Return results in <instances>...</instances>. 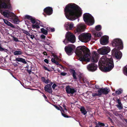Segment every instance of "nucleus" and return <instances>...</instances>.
Wrapping results in <instances>:
<instances>
[{"instance_id":"44","label":"nucleus","mask_w":127,"mask_h":127,"mask_svg":"<svg viewBox=\"0 0 127 127\" xmlns=\"http://www.w3.org/2000/svg\"><path fill=\"white\" fill-rule=\"evenodd\" d=\"M47 40L48 41L47 42L46 41H44V42H45V43L46 44H47L48 45H49L50 43V40L48 39H47Z\"/></svg>"},{"instance_id":"48","label":"nucleus","mask_w":127,"mask_h":127,"mask_svg":"<svg viewBox=\"0 0 127 127\" xmlns=\"http://www.w3.org/2000/svg\"><path fill=\"white\" fill-rule=\"evenodd\" d=\"M43 68L45 70H47L48 71H50V70L48 69L45 66H43Z\"/></svg>"},{"instance_id":"55","label":"nucleus","mask_w":127,"mask_h":127,"mask_svg":"<svg viewBox=\"0 0 127 127\" xmlns=\"http://www.w3.org/2000/svg\"><path fill=\"white\" fill-rule=\"evenodd\" d=\"M27 71L29 74H31V73L32 72L31 69H30L29 70L28 69H27Z\"/></svg>"},{"instance_id":"49","label":"nucleus","mask_w":127,"mask_h":127,"mask_svg":"<svg viewBox=\"0 0 127 127\" xmlns=\"http://www.w3.org/2000/svg\"><path fill=\"white\" fill-rule=\"evenodd\" d=\"M57 85L55 84H54L52 86V88L53 89H54Z\"/></svg>"},{"instance_id":"24","label":"nucleus","mask_w":127,"mask_h":127,"mask_svg":"<svg viewBox=\"0 0 127 127\" xmlns=\"http://www.w3.org/2000/svg\"><path fill=\"white\" fill-rule=\"evenodd\" d=\"M69 71L71 74H72L73 79L75 80L77 79V78L76 76L77 74L75 70L73 69H69Z\"/></svg>"},{"instance_id":"5","label":"nucleus","mask_w":127,"mask_h":127,"mask_svg":"<svg viewBox=\"0 0 127 127\" xmlns=\"http://www.w3.org/2000/svg\"><path fill=\"white\" fill-rule=\"evenodd\" d=\"M112 46L117 49L121 50L123 47V44L122 40L119 39H114L112 41Z\"/></svg>"},{"instance_id":"43","label":"nucleus","mask_w":127,"mask_h":127,"mask_svg":"<svg viewBox=\"0 0 127 127\" xmlns=\"http://www.w3.org/2000/svg\"><path fill=\"white\" fill-rule=\"evenodd\" d=\"M98 124L100 125V126H105V124L104 123H102L100 122H98Z\"/></svg>"},{"instance_id":"41","label":"nucleus","mask_w":127,"mask_h":127,"mask_svg":"<svg viewBox=\"0 0 127 127\" xmlns=\"http://www.w3.org/2000/svg\"><path fill=\"white\" fill-rule=\"evenodd\" d=\"M13 40L16 42H19V41L18 40V38H16V37H15L14 36H12Z\"/></svg>"},{"instance_id":"9","label":"nucleus","mask_w":127,"mask_h":127,"mask_svg":"<svg viewBox=\"0 0 127 127\" xmlns=\"http://www.w3.org/2000/svg\"><path fill=\"white\" fill-rule=\"evenodd\" d=\"M65 91L67 94H70L71 96H73L74 94L77 92V90L75 88H73L69 85L66 86Z\"/></svg>"},{"instance_id":"50","label":"nucleus","mask_w":127,"mask_h":127,"mask_svg":"<svg viewBox=\"0 0 127 127\" xmlns=\"http://www.w3.org/2000/svg\"><path fill=\"white\" fill-rule=\"evenodd\" d=\"M54 106L55 107V108L58 109V110H61V108H60L58 107V106H56V105H54Z\"/></svg>"},{"instance_id":"7","label":"nucleus","mask_w":127,"mask_h":127,"mask_svg":"<svg viewBox=\"0 0 127 127\" xmlns=\"http://www.w3.org/2000/svg\"><path fill=\"white\" fill-rule=\"evenodd\" d=\"M91 37V35L90 34L83 33L79 36V39L82 42H87L90 40Z\"/></svg>"},{"instance_id":"19","label":"nucleus","mask_w":127,"mask_h":127,"mask_svg":"<svg viewBox=\"0 0 127 127\" xmlns=\"http://www.w3.org/2000/svg\"><path fill=\"white\" fill-rule=\"evenodd\" d=\"M100 44L102 45H105L108 42V39L106 36H103L100 40Z\"/></svg>"},{"instance_id":"45","label":"nucleus","mask_w":127,"mask_h":127,"mask_svg":"<svg viewBox=\"0 0 127 127\" xmlns=\"http://www.w3.org/2000/svg\"><path fill=\"white\" fill-rule=\"evenodd\" d=\"M116 102L118 103V104H122L121 100L119 99H118L117 100Z\"/></svg>"},{"instance_id":"27","label":"nucleus","mask_w":127,"mask_h":127,"mask_svg":"<svg viewBox=\"0 0 127 127\" xmlns=\"http://www.w3.org/2000/svg\"><path fill=\"white\" fill-rule=\"evenodd\" d=\"M12 52L13 53V54L14 55H21L22 54V52L21 51H14V50H12Z\"/></svg>"},{"instance_id":"64","label":"nucleus","mask_w":127,"mask_h":127,"mask_svg":"<svg viewBox=\"0 0 127 127\" xmlns=\"http://www.w3.org/2000/svg\"><path fill=\"white\" fill-rule=\"evenodd\" d=\"M55 58H58V56L57 55H55L54 56Z\"/></svg>"},{"instance_id":"62","label":"nucleus","mask_w":127,"mask_h":127,"mask_svg":"<svg viewBox=\"0 0 127 127\" xmlns=\"http://www.w3.org/2000/svg\"><path fill=\"white\" fill-rule=\"evenodd\" d=\"M32 68H33L32 66V65H31V66H30V68L31 69H31V70H33V69H32Z\"/></svg>"},{"instance_id":"52","label":"nucleus","mask_w":127,"mask_h":127,"mask_svg":"<svg viewBox=\"0 0 127 127\" xmlns=\"http://www.w3.org/2000/svg\"><path fill=\"white\" fill-rule=\"evenodd\" d=\"M44 62L47 64H48L49 63L48 60L47 59H45L44 60Z\"/></svg>"},{"instance_id":"23","label":"nucleus","mask_w":127,"mask_h":127,"mask_svg":"<svg viewBox=\"0 0 127 127\" xmlns=\"http://www.w3.org/2000/svg\"><path fill=\"white\" fill-rule=\"evenodd\" d=\"M93 34L95 37H100L102 35V33L97 31H94L93 32Z\"/></svg>"},{"instance_id":"4","label":"nucleus","mask_w":127,"mask_h":127,"mask_svg":"<svg viewBox=\"0 0 127 127\" xmlns=\"http://www.w3.org/2000/svg\"><path fill=\"white\" fill-rule=\"evenodd\" d=\"M83 19L86 23L89 26L92 25L94 23L93 17L89 13H85L84 14Z\"/></svg>"},{"instance_id":"8","label":"nucleus","mask_w":127,"mask_h":127,"mask_svg":"<svg viewBox=\"0 0 127 127\" xmlns=\"http://www.w3.org/2000/svg\"><path fill=\"white\" fill-rule=\"evenodd\" d=\"M65 37L66 40L68 42L73 43L75 41V37L72 33L68 32L66 34Z\"/></svg>"},{"instance_id":"36","label":"nucleus","mask_w":127,"mask_h":127,"mask_svg":"<svg viewBox=\"0 0 127 127\" xmlns=\"http://www.w3.org/2000/svg\"><path fill=\"white\" fill-rule=\"evenodd\" d=\"M122 91L123 90L121 89H119L118 90L116 91L115 93L117 95H119L121 94Z\"/></svg>"},{"instance_id":"37","label":"nucleus","mask_w":127,"mask_h":127,"mask_svg":"<svg viewBox=\"0 0 127 127\" xmlns=\"http://www.w3.org/2000/svg\"><path fill=\"white\" fill-rule=\"evenodd\" d=\"M116 105L117 107L120 110L123 108L122 104H120Z\"/></svg>"},{"instance_id":"22","label":"nucleus","mask_w":127,"mask_h":127,"mask_svg":"<svg viewBox=\"0 0 127 127\" xmlns=\"http://www.w3.org/2000/svg\"><path fill=\"white\" fill-rule=\"evenodd\" d=\"M25 19H27L30 20L31 22L33 24H34L36 22V20L35 18L32 17V16L28 15H25Z\"/></svg>"},{"instance_id":"20","label":"nucleus","mask_w":127,"mask_h":127,"mask_svg":"<svg viewBox=\"0 0 127 127\" xmlns=\"http://www.w3.org/2000/svg\"><path fill=\"white\" fill-rule=\"evenodd\" d=\"M85 27L84 26L81 25H78L77 26L76 30V32H80L84 31Z\"/></svg>"},{"instance_id":"35","label":"nucleus","mask_w":127,"mask_h":127,"mask_svg":"<svg viewBox=\"0 0 127 127\" xmlns=\"http://www.w3.org/2000/svg\"><path fill=\"white\" fill-rule=\"evenodd\" d=\"M95 30L98 31H99L101 29V26L100 25H98L96 26L95 27Z\"/></svg>"},{"instance_id":"18","label":"nucleus","mask_w":127,"mask_h":127,"mask_svg":"<svg viewBox=\"0 0 127 127\" xmlns=\"http://www.w3.org/2000/svg\"><path fill=\"white\" fill-rule=\"evenodd\" d=\"M98 60V54L95 51H94L92 53V58L91 61L92 62L96 63Z\"/></svg>"},{"instance_id":"53","label":"nucleus","mask_w":127,"mask_h":127,"mask_svg":"<svg viewBox=\"0 0 127 127\" xmlns=\"http://www.w3.org/2000/svg\"><path fill=\"white\" fill-rule=\"evenodd\" d=\"M95 88L96 89L99 90L100 88H99V86L98 85H95Z\"/></svg>"},{"instance_id":"25","label":"nucleus","mask_w":127,"mask_h":127,"mask_svg":"<svg viewBox=\"0 0 127 127\" xmlns=\"http://www.w3.org/2000/svg\"><path fill=\"white\" fill-rule=\"evenodd\" d=\"M3 21L8 26H9L12 28H15L14 26L8 20L5 19H4Z\"/></svg>"},{"instance_id":"12","label":"nucleus","mask_w":127,"mask_h":127,"mask_svg":"<svg viewBox=\"0 0 127 127\" xmlns=\"http://www.w3.org/2000/svg\"><path fill=\"white\" fill-rule=\"evenodd\" d=\"M110 50V48L109 47H104L98 49L97 51L100 54L105 55L108 53Z\"/></svg>"},{"instance_id":"21","label":"nucleus","mask_w":127,"mask_h":127,"mask_svg":"<svg viewBox=\"0 0 127 127\" xmlns=\"http://www.w3.org/2000/svg\"><path fill=\"white\" fill-rule=\"evenodd\" d=\"M44 90L45 91L50 94H52V91L51 88V85L47 84L44 87Z\"/></svg>"},{"instance_id":"57","label":"nucleus","mask_w":127,"mask_h":127,"mask_svg":"<svg viewBox=\"0 0 127 127\" xmlns=\"http://www.w3.org/2000/svg\"><path fill=\"white\" fill-rule=\"evenodd\" d=\"M55 31V30L54 28H51L50 29V31L51 32H54Z\"/></svg>"},{"instance_id":"6","label":"nucleus","mask_w":127,"mask_h":127,"mask_svg":"<svg viewBox=\"0 0 127 127\" xmlns=\"http://www.w3.org/2000/svg\"><path fill=\"white\" fill-rule=\"evenodd\" d=\"M10 0H0V8L10 9L11 8Z\"/></svg>"},{"instance_id":"38","label":"nucleus","mask_w":127,"mask_h":127,"mask_svg":"<svg viewBox=\"0 0 127 127\" xmlns=\"http://www.w3.org/2000/svg\"><path fill=\"white\" fill-rule=\"evenodd\" d=\"M22 31L23 32L26 34V35L29 36H31V34H30V33L27 31L23 29L22 30Z\"/></svg>"},{"instance_id":"1","label":"nucleus","mask_w":127,"mask_h":127,"mask_svg":"<svg viewBox=\"0 0 127 127\" xmlns=\"http://www.w3.org/2000/svg\"><path fill=\"white\" fill-rule=\"evenodd\" d=\"M65 14L68 19L74 20L81 16L82 12L81 8L75 3H69L64 9Z\"/></svg>"},{"instance_id":"56","label":"nucleus","mask_w":127,"mask_h":127,"mask_svg":"<svg viewBox=\"0 0 127 127\" xmlns=\"http://www.w3.org/2000/svg\"><path fill=\"white\" fill-rule=\"evenodd\" d=\"M31 36L30 37L32 39H33V38L35 37L34 36V35H31V36Z\"/></svg>"},{"instance_id":"59","label":"nucleus","mask_w":127,"mask_h":127,"mask_svg":"<svg viewBox=\"0 0 127 127\" xmlns=\"http://www.w3.org/2000/svg\"><path fill=\"white\" fill-rule=\"evenodd\" d=\"M95 127H102L101 126H100V125H99V124H97L96 125Z\"/></svg>"},{"instance_id":"2","label":"nucleus","mask_w":127,"mask_h":127,"mask_svg":"<svg viewBox=\"0 0 127 127\" xmlns=\"http://www.w3.org/2000/svg\"><path fill=\"white\" fill-rule=\"evenodd\" d=\"M98 66L99 68L102 71H109L114 67L113 59L112 58L109 59L106 56H103L99 60Z\"/></svg>"},{"instance_id":"60","label":"nucleus","mask_w":127,"mask_h":127,"mask_svg":"<svg viewBox=\"0 0 127 127\" xmlns=\"http://www.w3.org/2000/svg\"><path fill=\"white\" fill-rule=\"evenodd\" d=\"M43 54L45 55H47V54L46 52H43Z\"/></svg>"},{"instance_id":"10","label":"nucleus","mask_w":127,"mask_h":127,"mask_svg":"<svg viewBox=\"0 0 127 127\" xmlns=\"http://www.w3.org/2000/svg\"><path fill=\"white\" fill-rule=\"evenodd\" d=\"M120 50L114 48L111 51L112 54L114 55L117 59H120L122 56V53Z\"/></svg>"},{"instance_id":"13","label":"nucleus","mask_w":127,"mask_h":127,"mask_svg":"<svg viewBox=\"0 0 127 127\" xmlns=\"http://www.w3.org/2000/svg\"><path fill=\"white\" fill-rule=\"evenodd\" d=\"M10 60H12L14 61L21 62L24 64H27L25 59L19 57L14 58V56L13 55H11Z\"/></svg>"},{"instance_id":"42","label":"nucleus","mask_w":127,"mask_h":127,"mask_svg":"<svg viewBox=\"0 0 127 127\" xmlns=\"http://www.w3.org/2000/svg\"><path fill=\"white\" fill-rule=\"evenodd\" d=\"M98 93H93L92 94V96L93 97H94L96 96H100L99 92H98Z\"/></svg>"},{"instance_id":"47","label":"nucleus","mask_w":127,"mask_h":127,"mask_svg":"<svg viewBox=\"0 0 127 127\" xmlns=\"http://www.w3.org/2000/svg\"><path fill=\"white\" fill-rule=\"evenodd\" d=\"M54 63H55V64H56L57 65H59L63 67V66L61 64H59L58 62L57 61H56Z\"/></svg>"},{"instance_id":"61","label":"nucleus","mask_w":127,"mask_h":127,"mask_svg":"<svg viewBox=\"0 0 127 127\" xmlns=\"http://www.w3.org/2000/svg\"><path fill=\"white\" fill-rule=\"evenodd\" d=\"M105 127H107L108 126V125L107 124L105 123Z\"/></svg>"},{"instance_id":"33","label":"nucleus","mask_w":127,"mask_h":127,"mask_svg":"<svg viewBox=\"0 0 127 127\" xmlns=\"http://www.w3.org/2000/svg\"><path fill=\"white\" fill-rule=\"evenodd\" d=\"M7 51V49H5L4 48H2V47L1 43L0 42V51L1 52L4 51L6 52Z\"/></svg>"},{"instance_id":"40","label":"nucleus","mask_w":127,"mask_h":127,"mask_svg":"<svg viewBox=\"0 0 127 127\" xmlns=\"http://www.w3.org/2000/svg\"><path fill=\"white\" fill-rule=\"evenodd\" d=\"M61 113L62 114V116H64V117L65 118H70L71 117V116H68L67 115L66 113H63L61 111Z\"/></svg>"},{"instance_id":"34","label":"nucleus","mask_w":127,"mask_h":127,"mask_svg":"<svg viewBox=\"0 0 127 127\" xmlns=\"http://www.w3.org/2000/svg\"><path fill=\"white\" fill-rule=\"evenodd\" d=\"M60 107L61 109V111L63 113H66L67 111V109L66 108H65V109H63V108L60 106Z\"/></svg>"},{"instance_id":"15","label":"nucleus","mask_w":127,"mask_h":127,"mask_svg":"<svg viewBox=\"0 0 127 127\" xmlns=\"http://www.w3.org/2000/svg\"><path fill=\"white\" fill-rule=\"evenodd\" d=\"M97 68V65L94 63H92L89 64L87 66L88 69L90 71H95Z\"/></svg>"},{"instance_id":"28","label":"nucleus","mask_w":127,"mask_h":127,"mask_svg":"<svg viewBox=\"0 0 127 127\" xmlns=\"http://www.w3.org/2000/svg\"><path fill=\"white\" fill-rule=\"evenodd\" d=\"M47 30H45L44 28H42L41 29V32L44 34L45 35H47L48 34V31L47 30H49V29H48V28H46Z\"/></svg>"},{"instance_id":"54","label":"nucleus","mask_w":127,"mask_h":127,"mask_svg":"<svg viewBox=\"0 0 127 127\" xmlns=\"http://www.w3.org/2000/svg\"><path fill=\"white\" fill-rule=\"evenodd\" d=\"M51 61L53 63H54L56 61L55 59L54 58H52Z\"/></svg>"},{"instance_id":"51","label":"nucleus","mask_w":127,"mask_h":127,"mask_svg":"<svg viewBox=\"0 0 127 127\" xmlns=\"http://www.w3.org/2000/svg\"><path fill=\"white\" fill-rule=\"evenodd\" d=\"M41 36L42 39H44L46 37L43 34H41Z\"/></svg>"},{"instance_id":"46","label":"nucleus","mask_w":127,"mask_h":127,"mask_svg":"<svg viewBox=\"0 0 127 127\" xmlns=\"http://www.w3.org/2000/svg\"><path fill=\"white\" fill-rule=\"evenodd\" d=\"M67 74V73H66L63 72L61 73L60 75L63 76H64L66 75Z\"/></svg>"},{"instance_id":"32","label":"nucleus","mask_w":127,"mask_h":127,"mask_svg":"<svg viewBox=\"0 0 127 127\" xmlns=\"http://www.w3.org/2000/svg\"><path fill=\"white\" fill-rule=\"evenodd\" d=\"M123 72L125 75H127V65L124 67Z\"/></svg>"},{"instance_id":"16","label":"nucleus","mask_w":127,"mask_h":127,"mask_svg":"<svg viewBox=\"0 0 127 127\" xmlns=\"http://www.w3.org/2000/svg\"><path fill=\"white\" fill-rule=\"evenodd\" d=\"M53 10L52 7H48L45 8L44 10V11L46 14L43 13V14L45 17L46 16V14L48 15H51L53 13Z\"/></svg>"},{"instance_id":"30","label":"nucleus","mask_w":127,"mask_h":127,"mask_svg":"<svg viewBox=\"0 0 127 127\" xmlns=\"http://www.w3.org/2000/svg\"><path fill=\"white\" fill-rule=\"evenodd\" d=\"M67 27H68L70 30H72L73 27V23H72L70 24L69 23L67 24Z\"/></svg>"},{"instance_id":"3","label":"nucleus","mask_w":127,"mask_h":127,"mask_svg":"<svg viewBox=\"0 0 127 127\" xmlns=\"http://www.w3.org/2000/svg\"><path fill=\"white\" fill-rule=\"evenodd\" d=\"M75 53L78 56L79 60L80 61H90V59L88 58L90 55V51L85 46H80L77 47Z\"/></svg>"},{"instance_id":"58","label":"nucleus","mask_w":127,"mask_h":127,"mask_svg":"<svg viewBox=\"0 0 127 127\" xmlns=\"http://www.w3.org/2000/svg\"><path fill=\"white\" fill-rule=\"evenodd\" d=\"M43 96L44 97V98L45 99H47V100H48V99H47V97L44 94L43 95Z\"/></svg>"},{"instance_id":"14","label":"nucleus","mask_w":127,"mask_h":127,"mask_svg":"<svg viewBox=\"0 0 127 127\" xmlns=\"http://www.w3.org/2000/svg\"><path fill=\"white\" fill-rule=\"evenodd\" d=\"M73 45V44H70L67 46H66L65 47V51L68 55H70L72 54L73 48L72 46Z\"/></svg>"},{"instance_id":"11","label":"nucleus","mask_w":127,"mask_h":127,"mask_svg":"<svg viewBox=\"0 0 127 127\" xmlns=\"http://www.w3.org/2000/svg\"><path fill=\"white\" fill-rule=\"evenodd\" d=\"M1 13L5 17L9 19H12L14 17V14L8 10L2 11Z\"/></svg>"},{"instance_id":"63","label":"nucleus","mask_w":127,"mask_h":127,"mask_svg":"<svg viewBox=\"0 0 127 127\" xmlns=\"http://www.w3.org/2000/svg\"><path fill=\"white\" fill-rule=\"evenodd\" d=\"M63 106L64 107V109H65V108H66V106L64 104H63Z\"/></svg>"},{"instance_id":"17","label":"nucleus","mask_w":127,"mask_h":127,"mask_svg":"<svg viewBox=\"0 0 127 127\" xmlns=\"http://www.w3.org/2000/svg\"><path fill=\"white\" fill-rule=\"evenodd\" d=\"M109 91V89L106 87L104 88H100L98 91V92L99 93L100 95H101L102 94L106 95L108 94Z\"/></svg>"},{"instance_id":"26","label":"nucleus","mask_w":127,"mask_h":127,"mask_svg":"<svg viewBox=\"0 0 127 127\" xmlns=\"http://www.w3.org/2000/svg\"><path fill=\"white\" fill-rule=\"evenodd\" d=\"M80 109V111L83 114L85 115L87 114V112L84 106H81Z\"/></svg>"},{"instance_id":"39","label":"nucleus","mask_w":127,"mask_h":127,"mask_svg":"<svg viewBox=\"0 0 127 127\" xmlns=\"http://www.w3.org/2000/svg\"><path fill=\"white\" fill-rule=\"evenodd\" d=\"M13 19V22H14L16 24H17L19 23V20L17 18H13L12 19Z\"/></svg>"},{"instance_id":"29","label":"nucleus","mask_w":127,"mask_h":127,"mask_svg":"<svg viewBox=\"0 0 127 127\" xmlns=\"http://www.w3.org/2000/svg\"><path fill=\"white\" fill-rule=\"evenodd\" d=\"M41 79L42 82L46 84H48L49 83V79H48L47 80H46L45 79V78L44 77H41Z\"/></svg>"},{"instance_id":"31","label":"nucleus","mask_w":127,"mask_h":127,"mask_svg":"<svg viewBox=\"0 0 127 127\" xmlns=\"http://www.w3.org/2000/svg\"><path fill=\"white\" fill-rule=\"evenodd\" d=\"M32 28L34 29L35 28L39 29L40 28L39 25V23H36L35 25L32 24Z\"/></svg>"}]
</instances>
